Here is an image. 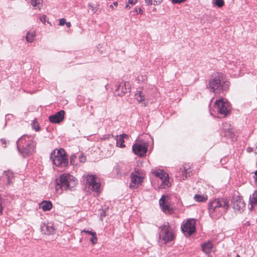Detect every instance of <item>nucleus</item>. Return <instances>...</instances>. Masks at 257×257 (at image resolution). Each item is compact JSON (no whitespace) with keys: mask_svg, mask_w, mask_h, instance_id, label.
<instances>
[{"mask_svg":"<svg viewBox=\"0 0 257 257\" xmlns=\"http://www.w3.org/2000/svg\"><path fill=\"white\" fill-rule=\"evenodd\" d=\"M229 85V82L226 79L224 75L221 73L216 74L208 83L210 91L215 94H220L224 91H226L228 89Z\"/></svg>","mask_w":257,"mask_h":257,"instance_id":"obj_1","label":"nucleus"},{"mask_svg":"<svg viewBox=\"0 0 257 257\" xmlns=\"http://www.w3.org/2000/svg\"><path fill=\"white\" fill-rule=\"evenodd\" d=\"M228 208V202L223 199H214L208 204V211L213 218L220 217L223 213L226 212Z\"/></svg>","mask_w":257,"mask_h":257,"instance_id":"obj_2","label":"nucleus"},{"mask_svg":"<svg viewBox=\"0 0 257 257\" xmlns=\"http://www.w3.org/2000/svg\"><path fill=\"white\" fill-rule=\"evenodd\" d=\"M55 189L57 193H62L63 190H71L76 183L75 178L69 174H63L56 179Z\"/></svg>","mask_w":257,"mask_h":257,"instance_id":"obj_3","label":"nucleus"},{"mask_svg":"<svg viewBox=\"0 0 257 257\" xmlns=\"http://www.w3.org/2000/svg\"><path fill=\"white\" fill-rule=\"evenodd\" d=\"M35 143L32 136L24 135L17 142L18 151L24 156L32 154L35 149Z\"/></svg>","mask_w":257,"mask_h":257,"instance_id":"obj_4","label":"nucleus"},{"mask_svg":"<svg viewBox=\"0 0 257 257\" xmlns=\"http://www.w3.org/2000/svg\"><path fill=\"white\" fill-rule=\"evenodd\" d=\"M50 159L56 166L64 168L68 164L67 157L63 149L55 150L50 154Z\"/></svg>","mask_w":257,"mask_h":257,"instance_id":"obj_5","label":"nucleus"},{"mask_svg":"<svg viewBox=\"0 0 257 257\" xmlns=\"http://www.w3.org/2000/svg\"><path fill=\"white\" fill-rule=\"evenodd\" d=\"M160 238L162 239L165 243L172 241L174 237V234L171 228L169 222H165L160 227Z\"/></svg>","mask_w":257,"mask_h":257,"instance_id":"obj_6","label":"nucleus"},{"mask_svg":"<svg viewBox=\"0 0 257 257\" xmlns=\"http://www.w3.org/2000/svg\"><path fill=\"white\" fill-rule=\"evenodd\" d=\"M214 105L217 108V112L224 116H226L230 112V103L225 98L216 100Z\"/></svg>","mask_w":257,"mask_h":257,"instance_id":"obj_7","label":"nucleus"},{"mask_svg":"<svg viewBox=\"0 0 257 257\" xmlns=\"http://www.w3.org/2000/svg\"><path fill=\"white\" fill-rule=\"evenodd\" d=\"M130 187L132 189L137 188L144 179V177L139 169H136L134 172H133L130 175Z\"/></svg>","mask_w":257,"mask_h":257,"instance_id":"obj_8","label":"nucleus"},{"mask_svg":"<svg viewBox=\"0 0 257 257\" xmlns=\"http://www.w3.org/2000/svg\"><path fill=\"white\" fill-rule=\"evenodd\" d=\"M85 178L89 189L96 192H99L100 184L97 181V179L95 175H87Z\"/></svg>","mask_w":257,"mask_h":257,"instance_id":"obj_9","label":"nucleus"},{"mask_svg":"<svg viewBox=\"0 0 257 257\" xmlns=\"http://www.w3.org/2000/svg\"><path fill=\"white\" fill-rule=\"evenodd\" d=\"M148 143L144 142L135 144L132 147L133 151L136 155L144 156L148 151Z\"/></svg>","mask_w":257,"mask_h":257,"instance_id":"obj_10","label":"nucleus"},{"mask_svg":"<svg viewBox=\"0 0 257 257\" xmlns=\"http://www.w3.org/2000/svg\"><path fill=\"white\" fill-rule=\"evenodd\" d=\"M195 221L194 219H188L186 222L182 225V231L188 235H191L195 231Z\"/></svg>","mask_w":257,"mask_h":257,"instance_id":"obj_11","label":"nucleus"},{"mask_svg":"<svg viewBox=\"0 0 257 257\" xmlns=\"http://www.w3.org/2000/svg\"><path fill=\"white\" fill-rule=\"evenodd\" d=\"M232 203L235 211L240 212L245 208V203L242 198L239 196L233 197Z\"/></svg>","mask_w":257,"mask_h":257,"instance_id":"obj_12","label":"nucleus"},{"mask_svg":"<svg viewBox=\"0 0 257 257\" xmlns=\"http://www.w3.org/2000/svg\"><path fill=\"white\" fill-rule=\"evenodd\" d=\"M165 195H163L161 197L159 200L160 206L164 212L171 214L173 212V210L170 207L168 204V201L165 199Z\"/></svg>","mask_w":257,"mask_h":257,"instance_id":"obj_13","label":"nucleus"},{"mask_svg":"<svg viewBox=\"0 0 257 257\" xmlns=\"http://www.w3.org/2000/svg\"><path fill=\"white\" fill-rule=\"evenodd\" d=\"M42 231L46 234H53L55 233L56 229L52 222L44 223L41 226Z\"/></svg>","mask_w":257,"mask_h":257,"instance_id":"obj_14","label":"nucleus"},{"mask_svg":"<svg viewBox=\"0 0 257 257\" xmlns=\"http://www.w3.org/2000/svg\"><path fill=\"white\" fill-rule=\"evenodd\" d=\"M65 112L64 110H61L57 112L55 114L49 117V119L52 123H59L62 121L64 117Z\"/></svg>","mask_w":257,"mask_h":257,"instance_id":"obj_15","label":"nucleus"},{"mask_svg":"<svg viewBox=\"0 0 257 257\" xmlns=\"http://www.w3.org/2000/svg\"><path fill=\"white\" fill-rule=\"evenodd\" d=\"M129 89V83L127 82H122L115 89L116 94L118 96L123 95Z\"/></svg>","mask_w":257,"mask_h":257,"instance_id":"obj_16","label":"nucleus"},{"mask_svg":"<svg viewBox=\"0 0 257 257\" xmlns=\"http://www.w3.org/2000/svg\"><path fill=\"white\" fill-rule=\"evenodd\" d=\"M158 178L161 181V183L160 185L161 188H166L171 185L170 182L169 181L168 174L165 173L163 171H162V175H159Z\"/></svg>","mask_w":257,"mask_h":257,"instance_id":"obj_17","label":"nucleus"},{"mask_svg":"<svg viewBox=\"0 0 257 257\" xmlns=\"http://www.w3.org/2000/svg\"><path fill=\"white\" fill-rule=\"evenodd\" d=\"M124 139H128V136L126 134H123L117 136L116 139V146L119 148H124L125 147V145L123 144Z\"/></svg>","mask_w":257,"mask_h":257,"instance_id":"obj_18","label":"nucleus"},{"mask_svg":"<svg viewBox=\"0 0 257 257\" xmlns=\"http://www.w3.org/2000/svg\"><path fill=\"white\" fill-rule=\"evenodd\" d=\"M135 97L139 103H142V105L146 106L147 101L142 92L137 91L135 95Z\"/></svg>","mask_w":257,"mask_h":257,"instance_id":"obj_19","label":"nucleus"},{"mask_svg":"<svg viewBox=\"0 0 257 257\" xmlns=\"http://www.w3.org/2000/svg\"><path fill=\"white\" fill-rule=\"evenodd\" d=\"M40 208L44 211H47L50 210L52 208V204L50 201H43L39 204Z\"/></svg>","mask_w":257,"mask_h":257,"instance_id":"obj_20","label":"nucleus"},{"mask_svg":"<svg viewBox=\"0 0 257 257\" xmlns=\"http://www.w3.org/2000/svg\"><path fill=\"white\" fill-rule=\"evenodd\" d=\"M213 245L211 241H207L202 244V251L205 253H208L212 249Z\"/></svg>","mask_w":257,"mask_h":257,"instance_id":"obj_21","label":"nucleus"},{"mask_svg":"<svg viewBox=\"0 0 257 257\" xmlns=\"http://www.w3.org/2000/svg\"><path fill=\"white\" fill-rule=\"evenodd\" d=\"M35 33L34 31L28 32L26 37V41L28 42L32 43L34 41L35 38Z\"/></svg>","mask_w":257,"mask_h":257,"instance_id":"obj_22","label":"nucleus"},{"mask_svg":"<svg viewBox=\"0 0 257 257\" xmlns=\"http://www.w3.org/2000/svg\"><path fill=\"white\" fill-rule=\"evenodd\" d=\"M13 173L12 172L8 171H5L4 172L3 175V178L7 179L8 184L10 183L11 180L13 178Z\"/></svg>","mask_w":257,"mask_h":257,"instance_id":"obj_23","label":"nucleus"},{"mask_svg":"<svg viewBox=\"0 0 257 257\" xmlns=\"http://www.w3.org/2000/svg\"><path fill=\"white\" fill-rule=\"evenodd\" d=\"M194 198L195 201L198 202H205L207 200V195L196 194Z\"/></svg>","mask_w":257,"mask_h":257,"instance_id":"obj_24","label":"nucleus"},{"mask_svg":"<svg viewBox=\"0 0 257 257\" xmlns=\"http://www.w3.org/2000/svg\"><path fill=\"white\" fill-rule=\"evenodd\" d=\"M145 1L147 6H156L161 4L163 0H145Z\"/></svg>","mask_w":257,"mask_h":257,"instance_id":"obj_25","label":"nucleus"},{"mask_svg":"<svg viewBox=\"0 0 257 257\" xmlns=\"http://www.w3.org/2000/svg\"><path fill=\"white\" fill-rule=\"evenodd\" d=\"M43 0H31V5L39 9H40Z\"/></svg>","mask_w":257,"mask_h":257,"instance_id":"obj_26","label":"nucleus"},{"mask_svg":"<svg viewBox=\"0 0 257 257\" xmlns=\"http://www.w3.org/2000/svg\"><path fill=\"white\" fill-rule=\"evenodd\" d=\"M249 200L251 204H256L257 203V190L255 191L252 195V196H250Z\"/></svg>","mask_w":257,"mask_h":257,"instance_id":"obj_27","label":"nucleus"},{"mask_svg":"<svg viewBox=\"0 0 257 257\" xmlns=\"http://www.w3.org/2000/svg\"><path fill=\"white\" fill-rule=\"evenodd\" d=\"M88 6L94 14L96 13L97 12H100V10L97 6H94L91 3H89Z\"/></svg>","mask_w":257,"mask_h":257,"instance_id":"obj_28","label":"nucleus"},{"mask_svg":"<svg viewBox=\"0 0 257 257\" xmlns=\"http://www.w3.org/2000/svg\"><path fill=\"white\" fill-rule=\"evenodd\" d=\"M224 131V136L227 137H232L233 136L232 130L231 128L223 129Z\"/></svg>","mask_w":257,"mask_h":257,"instance_id":"obj_29","label":"nucleus"},{"mask_svg":"<svg viewBox=\"0 0 257 257\" xmlns=\"http://www.w3.org/2000/svg\"><path fill=\"white\" fill-rule=\"evenodd\" d=\"M91 236V237L90 238V242L93 244H96L97 243V237L96 236V233H93V234H92Z\"/></svg>","mask_w":257,"mask_h":257,"instance_id":"obj_30","label":"nucleus"},{"mask_svg":"<svg viewBox=\"0 0 257 257\" xmlns=\"http://www.w3.org/2000/svg\"><path fill=\"white\" fill-rule=\"evenodd\" d=\"M215 4L219 8L222 7L224 5L223 0H216Z\"/></svg>","mask_w":257,"mask_h":257,"instance_id":"obj_31","label":"nucleus"},{"mask_svg":"<svg viewBox=\"0 0 257 257\" xmlns=\"http://www.w3.org/2000/svg\"><path fill=\"white\" fill-rule=\"evenodd\" d=\"M32 128L36 131H39L40 130V127L38 124L34 122L32 124Z\"/></svg>","mask_w":257,"mask_h":257,"instance_id":"obj_32","label":"nucleus"},{"mask_svg":"<svg viewBox=\"0 0 257 257\" xmlns=\"http://www.w3.org/2000/svg\"><path fill=\"white\" fill-rule=\"evenodd\" d=\"M81 233H87L90 235H92V234H93V233H95V232H93L92 230H87L86 229H84V230H82L81 231Z\"/></svg>","mask_w":257,"mask_h":257,"instance_id":"obj_33","label":"nucleus"},{"mask_svg":"<svg viewBox=\"0 0 257 257\" xmlns=\"http://www.w3.org/2000/svg\"><path fill=\"white\" fill-rule=\"evenodd\" d=\"M153 174L155 176H156L157 177H158L159 175H162V170H159V171H154L153 172Z\"/></svg>","mask_w":257,"mask_h":257,"instance_id":"obj_34","label":"nucleus"},{"mask_svg":"<svg viewBox=\"0 0 257 257\" xmlns=\"http://www.w3.org/2000/svg\"><path fill=\"white\" fill-rule=\"evenodd\" d=\"M66 23V20L64 18L61 19L59 20V25L60 26H63Z\"/></svg>","mask_w":257,"mask_h":257,"instance_id":"obj_35","label":"nucleus"},{"mask_svg":"<svg viewBox=\"0 0 257 257\" xmlns=\"http://www.w3.org/2000/svg\"><path fill=\"white\" fill-rule=\"evenodd\" d=\"M186 0H172L173 4H180L185 2Z\"/></svg>","mask_w":257,"mask_h":257,"instance_id":"obj_36","label":"nucleus"},{"mask_svg":"<svg viewBox=\"0 0 257 257\" xmlns=\"http://www.w3.org/2000/svg\"><path fill=\"white\" fill-rule=\"evenodd\" d=\"M47 17L45 15H43L41 18L40 21L44 24L45 23L46 21Z\"/></svg>","mask_w":257,"mask_h":257,"instance_id":"obj_37","label":"nucleus"},{"mask_svg":"<svg viewBox=\"0 0 257 257\" xmlns=\"http://www.w3.org/2000/svg\"><path fill=\"white\" fill-rule=\"evenodd\" d=\"M138 0H128L129 4L134 5L137 2Z\"/></svg>","mask_w":257,"mask_h":257,"instance_id":"obj_38","label":"nucleus"},{"mask_svg":"<svg viewBox=\"0 0 257 257\" xmlns=\"http://www.w3.org/2000/svg\"><path fill=\"white\" fill-rule=\"evenodd\" d=\"M110 137V135H105L101 139L102 140H105V139H108Z\"/></svg>","mask_w":257,"mask_h":257,"instance_id":"obj_39","label":"nucleus"},{"mask_svg":"<svg viewBox=\"0 0 257 257\" xmlns=\"http://www.w3.org/2000/svg\"><path fill=\"white\" fill-rule=\"evenodd\" d=\"M65 24H66L67 27H68V28L70 27L71 26V23L69 22H66Z\"/></svg>","mask_w":257,"mask_h":257,"instance_id":"obj_40","label":"nucleus"},{"mask_svg":"<svg viewBox=\"0 0 257 257\" xmlns=\"http://www.w3.org/2000/svg\"><path fill=\"white\" fill-rule=\"evenodd\" d=\"M1 142L3 144H6L7 141L5 139H1Z\"/></svg>","mask_w":257,"mask_h":257,"instance_id":"obj_41","label":"nucleus"},{"mask_svg":"<svg viewBox=\"0 0 257 257\" xmlns=\"http://www.w3.org/2000/svg\"><path fill=\"white\" fill-rule=\"evenodd\" d=\"M143 13V11L141 8L139 10V13L141 15H142Z\"/></svg>","mask_w":257,"mask_h":257,"instance_id":"obj_42","label":"nucleus"},{"mask_svg":"<svg viewBox=\"0 0 257 257\" xmlns=\"http://www.w3.org/2000/svg\"><path fill=\"white\" fill-rule=\"evenodd\" d=\"M255 182L257 183V171L255 172Z\"/></svg>","mask_w":257,"mask_h":257,"instance_id":"obj_43","label":"nucleus"},{"mask_svg":"<svg viewBox=\"0 0 257 257\" xmlns=\"http://www.w3.org/2000/svg\"><path fill=\"white\" fill-rule=\"evenodd\" d=\"M247 151H248V152H250L252 151V149H251V148H247Z\"/></svg>","mask_w":257,"mask_h":257,"instance_id":"obj_44","label":"nucleus"},{"mask_svg":"<svg viewBox=\"0 0 257 257\" xmlns=\"http://www.w3.org/2000/svg\"><path fill=\"white\" fill-rule=\"evenodd\" d=\"M113 5H114L115 6H117V2H114L113 3Z\"/></svg>","mask_w":257,"mask_h":257,"instance_id":"obj_45","label":"nucleus"},{"mask_svg":"<svg viewBox=\"0 0 257 257\" xmlns=\"http://www.w3.org/2000/svg\"><path fill=\"white\" fill-rule=\"evenodd\" d=\"M110 8H111V9H113V7L112 5H110Z\"/></svg>","mask_w":257,"mask_h":257,"instance_id":"obj_46","label":"nucleus"},{"mask_svg":"<svg viewBox=\"0 0 257 257\" xmlns=\"http://www.w3.org/2000/svg\"><path fill=\"white\" fill-rule=\"evenodd\" d=\"M236 257H240V255L239 254H237Z\"/></svg>","mask_w":257,"mask_h":257,"instance_id":"obj_47","label":"nucleus"},{"mask_svg":"<svg viewBox=\"0 0 257 257\" xmlns=\"http://www.w3.org/2000/svg\"><path fill=\"white\" fill-rule=\"evenodd\" d=\"M134 12H137V9H135V10H134Z\"/></svg>","mask_w":257,"mask_h":257,"instance_id":"obj_48","label":"nucleus"},{"mask_svg":"<svg viewBox=\"0 0 257 257\" xmlns=\"http://www.w3.org/2000/svg\"><path fill=\"white\" fill-rule=\"evenodd\" d=\"M128 7V5H127L125 6V7H126V8H127Z\"/></svg>","mask_w":257,"mask_h":257,"instance_id":"obj_49","label":"nucleus"},{"mask_svg":"<svg viewBox=\"0 0 257 257\" xmlns=\"http://www.w3.org/2000/svg\"><path fill=\"white\" fill-rule=\"evenodd\" d=\"M256 149H257V144H256Z\"/></svg>","mask_w":257,"mask_h":257,"instance_id":"obj_50","label":"nucleus"},{"mask_svg":"<svg viewBox=\"0 0 257 257\" xmlns=\"http://www.w3.org/2000/svg\"><path fill=\"white\" fill-rule=\"evenodd\" d=\"M256 154H257V152L256 153Z\"/></svg>","mask_w":257,"mask_h":257,"instance_id":"obj_51","label":"nucleus"}]
</instances>
